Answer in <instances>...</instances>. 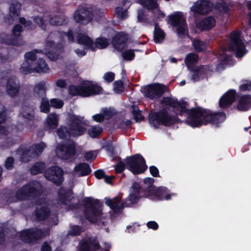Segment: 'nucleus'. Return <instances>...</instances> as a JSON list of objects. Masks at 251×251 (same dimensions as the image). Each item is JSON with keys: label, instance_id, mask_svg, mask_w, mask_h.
Here are the masks:
<instances>
[{"label": "nucleus", "instance_id": "nucleus-1", "mask_svg": "<svg viewBox=\"0 0 251 251\" xmlns=\"http://www.w3.org/2000/svg\"><path fill=\"white\" fill-rule=\"evenodd\" d=\"M161 104L164 106L172 108L175 115L170 114L165 108L157 111H151L149 115V121L155 128H158L160 125L170 126L182 123L178 116L186 117L185 123L193 128L208 124L218 126L226 119L224 112H213L200 106L189 109V103L183 99L178 100L176 98L164 97L161 100Z\"/></svg>", "mask_w": 251, "mask_h": 251}, {"label": "nucleus", "instance_id": "nucleus-2", "mask_svg": "<svg viewBox=\"0 0 251 251\" xmlns=\"http://www.w3.org/2000/svg\"><path fill=\"white\" fill-rule=\"evenodd\" d=\"M57 196L59 202L67 206L71 210H77L82 206L85 219L92 223H97L102 215V204L98 199L85 197L81 202L71 203L74 199L72 190L62 187L58 189Z\"/></svg>", "mask_w": 251, "mask_h": 251}, {"label": "nucleus", "instance_id": "nucleus-3", "mask_svg": "<svg viewBox=\"0 0 251 251\" xmlns=\"http://www.w3.org/2000/svg\"><path fill=\"white\" fill-rule=\"evenodd\" d=\"M83 117H80L72 113H68V120L69 122V127L61 126L57 129V134L62 139L71 137L80 136L85 133L86 129L83 123Z\"/></svg>", "mask_w": 251, "mask_h": 251}, {"label": "nucleus", "instance_id": "nucleus-4", "mask_svg": "<svg viewBox=\"0 0 251 251\" xmlns=\"http://www.w3.org/2000/svg\"><path fill=\"white\" fill-rule=\"evenodd\" d=\"M68 90L69 93L72 96L89 97L101 94L102 88L100 85L94 84L91 81L85 80L79 85H70Z\"/></svg>", "mask_w": 251, "mask_h": 251}, {"label": "nucleus", "instance_id": "nucleus-5", "mask_svg": "<svg viewBox=\"0 0 251 251\" xmlns=\"http://www.w3.org/2000/svg\"><path fill=\"white\" fill-rule=\"evenodd\" d=\"M43 193L42 186L37 181L26 184L15 193V197L19 201H26L39 197Z\"/></svg>", "mask_w": 251, "mask_h": 251}, {"label": "nucleus", "instance_id": "nucleus-6", "mask_svg": "<svg viewBox=\"0 0 251 251\" xmlns=\"http://www.w3.org/2000/svg\"><path fill=\"white\" fill-rule=\"evenodd\" d=\"M126 169L134 175L143 174L148 169L145 158L140 154L127 156L124 159Z\"/></svg>", "mask_w": 251, "mask_h": 251}, {"label": "nucleus", "instance_id": "nucleus-7", "mask_svg": "<svg viewBox=\"0 0 251 251\" xmlns=\"http://www.w3.org/2000/svg\"><path fill=\"white\" fill-rule=\"evenodd\" d=\"M230 50L234 52L237 58L243 57L247 52L246 45L241 39V32L233 30L230 34Z\"/></svg>", "mask_w": 251, "mask_h": 251}, {"label": "nucleus", "instance_id": "nucleus-8", "mask_svg": "<svg viewBox=\"0 0 251 251\" xmlns=\"http://www.w3.org/2000/svg\"><path fill=\"white\" fill-rule=\"evenodd\" d=\"M168 23L172 26L176 28V32L179 36H183L188 33L187 24L182 12H176L168 16Z\"/></svg>", "mask_w": 251, "mask_h": 251}, {"label": "nucleus", "instance_id": "nucleus-9", "mask_svg": "<svg viewBox=\"0 0 251 251\" xmlns=\"http://www.w3.org/2000/svg\"><path fill=\"white\" fill-rule=\"evenodd\" d=\"M165 88L163 84L155 83L142 87L141 92L145 97L154 100L162 97L165 92Z\"/></svg>", "mask_w": 251, "mask_h": 251}, {"label": "nucleus", "instance_id": "nucleus-10", "mask_svg": "<svg viewBox=\"0 0 251 251\" xmlns=\"http://www.w3.org/2000/svg\"><path fill=\"white\" fill-rule=\"evenodd\" d=\"M63 174L64 172L61 168L54 166L46 170L44 176L47 180L59 186L64 181Z\"/></svg>", "mask_w": 251, "mask_h": 251}, {"label": "nucleus", "instance_id": "nucleus-11", "mask_svg": "<svg viewBox=\"0 0 251 251\" xmlns=\"http://www.w3.org/2000/svg\"><path fill=\"white\" fill-rule=\"evenodd\" d=\"M56 151L59 158L63 160H69L76 155L75 145L73 141L69 144H59L57 146Z\"/></svg>", "mask_w": 251, "mask_h": 251}, {"label": "nucleus", "instance_id": "nucleus-12", "mask_svg": "<svg viewBox=\"0 0 251 251\" xmlns=\"http://www.w3.org/2000/svg\"><path fill=\"white\" fill-rule=\"evenodd\" d=\"M93 14L88 8L83 6H79L75 11L73 18L77 23L86 25L92 21Z\"/></svg>", "mask_w": 251, "mask_h": 251}, {"label": "nucleus", "instance_id": "nucleus-13", "mask_svg": "<svg viewBox=\"0 0 251 251\" xmlns=\"http://www.w3.org/2000/svg\"><path fill=\"white\" fill-rule=\"evenodd\" d=\"M169 190L165 187H159L154 188L149 194V198L153 197L158 201H168L171 199V196L175 195V194L169 193Z\"/></svg>", "mask_w": 251, "mask_h": 251}, {"label": "nucleus", "instance_id": "nucleus-14", "mask_svg": "<svg viewBox=\"0 0 251 251\" xmlns=\"http://www.w3.org/2000/svg\"><path fill=\"white\" fill-rule=\"evenodd\" d=\"M235 90L230 89L226 92L219 100V106L222 108L229 107L235 100Z\"/></svg>", "mask_w": 251, "mask_h": 251}, {"label": "nucleus", "instance_id": "nucleus-15", "mask_svg": "<svg viewBox=\"0 0 251 251\" xmlns=\"http://www.w3.org/2000/svg\"><path fill=\"white\" fill-rule=\"evenodd\" d=\"M100 248L96 237H90L80 243V251H98Z\"/></svg>", "mask_w": 251, "mask_h": 251}, {"label": "nucleus", "instance_id": "nucleus-16", "mask_svg": "<svg viewBox=\"0 0 251 251\" xmlns=\"http://www.w3.org/2000/svg\"><path fill=\"white\" fill-rule=\"evenodd\" d=\"M127 35L123 32L116 34L112 38V44L118 51H122L126 45Z\"/></svg>", "mask_w": 251, "mask_h": 251}, {"label": "nucleus", "instance_id": "nucleus-17", "mask_svg": "<svg viewBox=\"0 0 251 251\" xmlns=\"http://www.w3.org/2000/svg\"><path fill=\"white\" fill-rule=\"evenodd\" d=\"M121 199L122 198L119 196L115 197L112 199L106 197L105 203L115 213H118L121 212L125 207L124 202L121 203Z\"/></svg>", "mask_w": 251, "mask_h": 251}, {"label": "nucleus", "instance_id": "nucleus-18", "mask_svg": "<svg viewBox=\"0 0 251 251\" xmlns=\"http://www.w3.org/2000/svg\"><path fill=\"white\" fill-rule=\"evenodd\" d=\"M216 21L212 16H207L196 24V27L201 31L209 30L215 25Z\"/></svg>", "mask_w": 251, "mask_h": 251}, {"label": "nucleus", "instance_id": "nucleus-19", "mask_svg": "<svg viewBox=\"0 0 251 251\" xmlns=\"http://www.w3.org/2000/svg\"><path fill=\"white\" fill-rule=\"evenodd\" d=\"M17 81V80L15 76L10 77L7 81V93L8 95L13 98L16 96L19 91L20 86Z\"/></svg>", "mask_w": 251, "mask_h": 251}, {"label": "nucleus", "instance_id": "nucleus-20", "mask_svg": "<svg viewBox=\"0 0 251 251\" xmlns=\"http://www.w3.org/2000/svg\"><path fill=\"white\" fill-rule=\"evenodd\" d=\"M192 10L198 14H207L211 11L209 2L207 0H201L195 3Z\"/></svg>", "mask_w": 251, "mask_h": 251}, {"label": "nucleus", "instance_id": "nucleus-21", "mask_svg": "<svg viewBox=\"0 0 251 251\" xmlns=\"http://www.w3.org/2000/svg\"><path fill=\"white\" fill-rule=\"evenodd\" d=\"M77 42L78 44L84 45L86 49L92 51L95 50L94 42L92 39L87 35L79 33L76 37Z\"/></svg>", "mask_w": 251, "mask_h": 251}, {"label": "nucleus", "instance_id": "nucleus-22", "mask_svg": "<svg viewBox=\"0 0 251 251\" xmlns=\"http://www.w3.org/2000/svg\"><path fill=\"white\" fill-rule=\"evenodd\" d=\"M17 153L21 156V161L23 162H28L34 155L31 148L21 146L17 150Z\"/></svg>", "mask_w": 251, "mask_h": 251}, {"label": "nucleus", "instance_id": "nucleus-23", "mask_svg": "<svg viewBox=\"0 0 251 251\" xmlns=\"http://www.w3.org/2000/svg\"><path fill=\"white\" fill-rule=\"evenodd\" d=\"M251 108V95H244L239 99L237 109L240 111H246Z\"/></svg>", "mask_w": 251, "mask_h": 251}, {"label": "nucleus", "instance_id": "nucleus-24", "mask_svg": "<svg viewBox=\"0 0 251 251\" xmlns=\"http://www.w3.org/2000/svg\"><path fill=\"white\" fill-rule=\"evenodd\" d=\"M34 214L37 221H43L49 218L50 215V211L48 207L42 206L40 208H35Z\"/></svg>", "mask_w": 251, "mask_h": 251}, {"label": "nucleus", "instance_id": "nucleus-25", "mask_svg": "<svg viewBox=\"0 0 251 251\" xmlns=\"http://www.w3.org/2000/svg\"><path fill=\"white\" fill-rule=\"evenodd\" d=\"M0 43L7 45L20 46L22 45V41L13 38L11 35L5 33H0Z\"/></svg>", "mask_w": 251, "mask_h": 251}, {"label": "nucleus", "instance_id": "nucleus-26", "mask_svg": "<svg viewBox=\"0 0 251 251\" xmlns=\"http://www.w3.org/2000/svg\"><path fill=\"white\" fill-rule=\"evenodd\" d=\"M59 118L57 115L54 113H50L46 119V127L48 130L56 129L58 125Z\"/></svg>", "mask_w": 251, "mask_h": 251}, {"label": "nucleus", "instance_id": "nucleus-27", "mask_svg": "<svg viewBox=\"0 0 251 251\" xmlns=\"http://www.w3.org/2000/svg\"><path fill=\"white\" fill-rule=\"evenodd\" d=\"M49 70V68L45 60L42 58L36 60L33 64L34 72L38 73H46Z\"/></svg>", "mask_w": 251, "mask_h": 251}, {"label": "nucleus", "instance_id": "nucleus-28", "mask_svg": "<svg viewBox=\"0 0 251 251\" xmlns=\"http://www.w3.org/2000/svg\"><path fill=\"white\" fill-rule=\"evenodd\" d=\"M166 34L159 26L158 24H155L153 32V40L156 44L162 43L165 38Z\"/></svg>", "mask_w": 251, "mask_h": 251}, {"label": "nucleus", "instance_id": "nucleus-29", "mask_svg": "<svg viewBox=\"0 0 251 251\" xmlns=\"http://www.w3.org/2000/svg\"><path fill=\"white\" fill-rule=\"evenodd\" d=\"M23 118L28 121H33L34 118V110L32 106L24 105L21 112Z\"/></svg>", "mask_w": 251, "mask_h": 251}, {"label": "nucleus", "instance_id": "nucleus-30", "mask_svg": "<svg viewBox=\"0 0 251 251\" xmlns=\"http://www.w3.org/2000/svg\"><path fill=\"white\" fill-rule=\"evenodd\" d=\"M154 182V179L152 177H146L144 179V183L147 185V186L143 189L142 191H144V194L143 196L145 198H149V194L153 191L155 188L153 185Z\"/></svg>", "mask_w": 251, "mask_h": 251}, {"label": "nucleus", "instance_id": "nucleus-31", "mask_svg": "<svg viewBox=\"0 0 251 251\" xmlns=\"http://www.w3.org/2000/svg\"><path fill=\"white\" fill-rule=\"evenodd\" d=\"M74 171L80 172L79 176H83L89 175L92 172L90 166L86 163H80L75 166Z\"/></svg>", "mask_w": 251, "mask_h": 251}, {"label": "nucleus", "instance_id": "nucleus-32", "mask_svg": "<svg viewBox=\"0 0 251 251\" xmlns=\"http://www.w3.org/2000/svg\"><path fill=\"white\" fill-rule=\"evenodd\" d=\"M142 197H144L143 195L138 196L136 194L130 193L123 201L125 207H133L134 204L138 202L139 200Z\"/></svg>", "mask_w": 251, "mask_h": 251}, {"label": "nucleus", "instance_id": "nucleus-33", "mask_svg": "<svg viewBox=\"0 0 251 251\" xmlns=\"http://www.w3.org/2000/svg\"><path fill=\"white\" fill-rule=\"evenodd\" d=\"M47 46L50 48L47 53V56L52 61H56L58 58V54L53 51L54 49L56 48V45L54 41H48L47 42Z\"/></svg>", "mask_w": 251, "mask_h": 251}, {"label": "nucleus", "instance_id": "nucleus-34", "mask_svg": "<svg viewBox=\"0 0 251 251\" xmlns=\"http://www.w3.org/2000/svg\"><path fill=\"white\" fill-rule=\"evenodd\" d=\"M49 23L52 25H66L68 21L65 16L62 15H55L50 18Z\"/></svg>", "mask_w": 251, "mask_h": 251}, {"label": "nucleus", "instance_id": "nucleus-35", "mask_svg": "<svg viewBox=\"0 0 251 251\" xmlns=\"http://www.w3.org/2000/svg\"><path fill=\"white\" fill-rule=\"evenodd\" d=\"M46 169L45 164L42 162L35 163L30 168V174L32 175H36L42 173Z\"/></svg>", "mask_w": 251, "mask_h": 251}, {"label": "nucleus", "instance_id": "nucleus-36", "mask_svg": "<svg viewBox=\"0 0 251 251\" xmlns=\"http://www.w3.org/2000/svg\"><path fill=\"white\" fill-rule=\"evenodd\" d=\"M34 92L36 93L40 98H43L46 95V89L45 87V82L42 81L35 85Z\"/></svg>", "mask_w": 251, "mask_h": 251}, {"label": "nucleus", "instance_id": "nucleus-37", "mask_svg": "<svg viewBox=\"0 0 251 251\" xmlns=\"http://www.w3.org/2000/svg\"><path fill=\"white\" fill-rule=\"evenodd\" d=\"M144 8L148 10H154L158 8V4L156 0H137Z\"/></svg>", "mask_w": 251, "mask_h": 251}, {"label": "nucleus", "instance_id": "nucleus-38", "mask_svg": "<svg viewBox=\"0 0 251 251\" xmlns=\"http://www.w3.org/2000/svg\"><path fill=\"white\" fill-rule=\"evenodd\" d=\"M20 72L24 75H27L34 73L33 64L31 62H27L25 60L21 64Z\"/></svg>", "mask_w": 251, "mask_h": 251}, {"label": "nucleus", "instance_id": "nucleus-39", "mask_svg": "<svg viewBox=\"0 0 251 251\" xmlns=\"http://www.w3.org/2000/svg\"><path fill=\"white\" fill-rule=\"evenodd\" d=\"M21 3L17 0H13L10 4V12L13 16H18L20 15Z\"/></svg>", "mask_w": 251, "mask_h": 251}, {"label": "nucleus", "instance_id": "nucleus-40", "mask_svg": "<svg viewBox=\"0 0 251 251\" xmlns=\"http://www.w3.org/2000/svg\"><path fill=\"white\" fill-rule=\"evenodd\" d=\"M192 45L195 50L198 52H202L206 50V43L199 39H194L192 41Z\"/></svg>", "mask_w": 251, "mask_h": 251}, {"label": "nucleus", "instance_id": "nucleus-41", "mask_svg": "<svg viewBox=\"0 0 251 251\" xmlns=\"http://www.w3.org/2000/svg\"><path fill=\"white\" fill-rule=\"evenodd\" d=\"M83 231V227L80 226L70 225L67 234L73 237L78 236L80 235Z\"/></svg>", "mask_w": 251, "mask_h": 251}, {"label": "nucleus", "instance_id": "nucleus-42", "mask_svg": "<svg viewBox=\"0 0 251 251\" xmlns=\"http://www.w3.org/2000/svg\"><path fill=\"white\" fill-rule=\"evenodd\" d=\"M108 40L105 37H99L97 38L94 43L95 50L96 48L99 49H104L106 48L109 45Z\"/></svg>", "mask_w": 251, "mask_h": 251}, {"label": "nucleus", "instance_id": "nucleus-43", "mask_svg": "<svg viewBox=\"0 0 251 251\" xmlns=\"http://www.w3.org/2000/svg\"><path fill=\"white\" fill-rule=\"evenodd\" d=\"M41 51L42 50H40L34 49L31 51L26 52L25 54V60L34 64V62L37 60L36 54Z\"/></svg>", "mask_w": 251, "mask_h": 251}, {"label": "nucleus", "instance_id": "nucleus-44", "mask_svg": "<svg viewBox=\"0 0 251 251\" xmlns=\"http://www.w3.org/2000/svg\"><path fill=\"white\" fill-rule=\"evenodd\" d=\"M31 228H28L21 231L20 233V237L21 239L26 243H32L31 238Z\"/></svg>", "mask_w": 251, "mask_h": 251}, {"label": "nucleus", "instance_id": "nucleus-45", "mask_svg": "<svg viewBox=\"0 0 251 251\" xmlns=\"http://www.w3.org/2000/svg\"><path fill=\"white\" fill-rule=\"evenodd\" d=\"M199 55L194 53H188L185 58V63L186 65L189 67L190 65H194L198 60Z\"/></svg>", "mask_w": 251, "mask_h": 251}, {"label": "nucleus", "instance_id": "nucleus-46", "mask_svg": "<svg viewBox=\"0 0 251 251\" xmlns=\"http://www.w3.org/2000/svg\"><path fill=\"white\" fill-rule=\"evenodd\" d=\"M44 236L43 230L40 228H31V242L41 239Z\"/></svg>", "mask_w": 251, "mask_h": 251}, {"label": "nucleus", "instance_id": "nucleus-47", "mask_svg": "<svg viewBox=\"0 0 251 251\" xmlns=\"http://www.w3.org/2000/svg\"><path fill=\"white\" fill-rule=\"evenodd\" d=\"M102 128L100 126H93L88 130L89 135L92 138H96L102 132Z\"/></svg>", "mask_w": 251, "mask_h": 251}, {"label": "nucleus", "instance_id": "nucleus-48", "mask_svg": "<svg viewBox=\"0 0 251 251\" xmlns=\"http://www.w3.org/2000/svg\"><path fill=\"white\" fill-rule=\"evenodd\" d=\"M46 147V144L41 142L40 143L33 145L31 148L34 155H38L42 153Z\"/></svg>", "mask_w": 251, "mask_h": 251}, {"label": "nucleus", "instance_id": "nucleus-49", "mask_svg": "<svg viewBox=\"0 0 251 251\" xmlns=\"http://www.w3.org/2000/svg\"><path fill=\"white\" fill-rule=\"evenodd\" d=\"M134 51H138V50H134L133 49L127 50L122 53L123 58L126 61H132L135 57V54Z\"/></svg>", "mask_w": 251, "mask_h": 251}, {"label": "nucleus", "instance_id": "nucleus-50", "mask_svg": "<svg viewBox=\"0 0 251 251\" xmlns=\"http://www.w3.org/2000/svg\"><path fill=\"white\" fill-rule=\"evenodd\" d=\"M115 13L118 18L125 20L127 17V10H124L122 7L117 6L115 8Z\"/></svg>", "mask_w": 251, "mask_h": 251}, {"label": "nucleus", "instance_id": "nucleus-51", "mask_svg": "<svg viewBox=\"0 0 251 251\" xmlns=\"http://www.w3.org/2000/svg\"><path fill=\"white\" fill-rule=\"evenodd\" d=\"M23 31V27L20 24L15 25L12 29V34L14 37L18 39L19 40L22 41V45L23 44V41L22 39H20V37L21 36V32Z\"/></svg>", "mask_w": 251, "mask_h": 251}, {"label": "nucleus", "instance_id": "nucleus-52", "mask_svg": "<svg viewBox=\"0 0 251 251\" xmlns=\"http://www.w3.org/2000/svg\"><path fill=\"white\" fill-rule=\"evenodd\" d=\"M105 119L109 120L116 114L114 109L107 107L103 108L101 110Z\"/></svg>", "mask_w": 251, "mask_h": 251}, {"label": "nucleus", "instance_id": "nucleus-53", "mask_svg": "<svg viewBox=\"0 0 251 251\" xmlns=\"http://www.w3.org/2000/svg\"><path fill=\"white\" fill-rule=\"evenodd\" d=\"M132 113L134 116V119L136 122L141 121L143 119V117L141 114V111L139 110L138 106H132Z\"/></svg>", "mask_w": 251, "mask_h": 251}, {"label": "nucleus", "instance_id": "nucleus-54", "mask_svg": "<svg viewBox=\"0 0 251 251\" xmlns=\"http://www.w3.org/2000/svg\"><path fill=\"white\" fill-rule=\"evenodd\" d=\"M43 100L41 104V111L45 113H48L50 111V104L45 98H42Z\"/></svg>", "mask_w": 251, "mask_h": 251}, {"label": "nucleus", "instance_id": "nucleus-55", "mask_svg": "<svg viewBox=\"0 0 251 251\" xmlns=\"http://www.w3.org/2000/svg\"><path fill=\"white\" fill-rule=\"evenodd\" d=\"M115 171L117 174H121L126 169V163L125 161H120L114 166Z\"/></svg>", "mask_w": 251, "mask_h": 251}, {"label": "nucleus", "instance_id": "nucleus-56", "mask_svg": "<svg viewBox=\"0 0 251 251\" xmlns=\"http://www.w3.org/2000/svg\"><path fill=\"white\" fill-rule=\"evenodd\" d=\"M19 22L21 24L24 25L25 27H27V29L33 30L35 28V26L32 22L30 20H26L24 17H20L19 18Z\"/></svg>", "mask_w": 251, "mask_h": 251}, {"label": "nucleus", "instance_id": "nucleus-57", "mask_svg": "<svg viewBox=\"0 0 251 251\" xmlns=\"http://www.w3.org/2000/svg\"><path fill=\"white\" fill-rule=\"evenodd\" d=\"M132 125V122L130 120H126L120 122L118 125V128L122 130H126L130 128Z\"/></svg>", "mask_w": 251, "mask_h": 251}, {"label": "nucleus", "instance_id": "nucleus-58", "mask_svg": "<svg viewBox=\"0 0 251 251\" xmlns=\"http://www.w3.org/2000/svg\"><path fill=\"white\" fill-rule=\"evenodd\" d=\"M132 191L131 193L136 194L137 195H138V196H142L141 195V193H144V191H142V190L144 188H141L140 184L138 182H134L132 186Z\"/></svg>", "mask_w": 251, "mask_h": 251}, {"label": "nucleus", "instance_id": "nucleus-59", "mask_svg": "<svg viewBox=\"0 0 251 251\" xmlns=\"http://www.w3.org/2000/svg\"><path fill=\"white\" fill-rule=\"evenodd\" d=\"M50 106L55 108H61L64 105L63 102L57 99H52L50 101Z\"/></svg>", "mask_w": 251, "mask_h": 251}, {"label": "nucleus", "instance_id": "nucleus-60", "mask_svg": "<svg viewBox=\"0 0 251 251\" xmlns=\"http://www.w3.org/2000/svg\"><path fill=\"white\" fill-rule=\"evenodd\" d=\"M242 84L239 87L241 91H250L251 90V81L245 80Z\"/></svg>", "mask_w": 251, "mask_h": 251}, {"label": "nucleus", "instance_id": "nucleus-61", "mask_svg": "<svg viewBox=\"0 0 251 251\" xmlns=\"http://www.w3.org/2000/svg\"><path fill=\"white\" fill-rule=\"evenodd\" d=\"M103 78L108 83L112 82L115 78V74L112 72H108L104 74Z\"/></svg>", "mask_w": 251, "mask_h": 251}, {"label": "nucleus", "instance_id": "nucleus-62", "mask_svg": "<svg viewBox=\"0 0 251 251\" xmlns=\"http://www.w3.org/2000/svg\"><path fill=\"white\" fill-rule=\"evenodd\" d=\"M14 159L10 156L6 158L5 162V167L8 170H11L14 167Z\"/></svg>", "mask_w": 251, "mask_h": 251}, {"label": "nucleus", "instance_id": "nucleus-63", "mask_svg": "<svg viewBox=\"0 0 251 251\" xmlns=\"http://www.w3.org/2000/svg\"><path fill=\"white\" fill-rule=\"evenodd\" d=\"M62 35L67 37L68 41L70 43H73L75 42V37L72 29L68 30L67 32L63 31L62 32Z\"/></svg>", "mask_w": 251, "mask_h": 251}, {"label": "nucleus", "instance_id": "nucleus-64", "mask_svg": "<svg viewBox=\"0 0 251 251\" xmlns=\"http://www.w3.org/2000/svg\"><path fill=\"white\" fill-rule=\"evenodd\" d=\"M199 70L200 69H192L191 71L193 72V74L192 75L191 79L194 81H198L200 80L201 76L199 73Z\"/></svg>", "mask_w": 251, "mask_h": 251}]
</instances>
